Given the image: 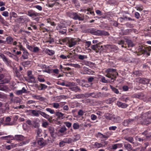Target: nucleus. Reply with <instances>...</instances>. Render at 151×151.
<instances>
[{
	"mask_svg": "<svg viewBox=\"0 0 151 151\" xmlns=\"http://www.w3.org/2000/svg\"><path fill=\"white\" fill-rule=\"evenodd\" d=\"M10 45H15L17 44V42L16 41H13V39L12 37H10Z\"/></svg>",
	"mask_w": 151,
	"mask_h": 151,
	"instance_id": "52",
	"label": "nucleus"
},
{
	"mask_svg": "<svg viewBox=\"0 0 151 151\" xmlns=\"http://www.w3.org/2000/svg\"><path fill=\"white\" fill-rule=\"evenodd\" d=\"M110 119L115 122H119L121 121L120 117L118 116L113 115L110 117Z\"/></svg>",
	"mask_w": 151,
	"mask_h": 151,
	"instance_id": "8",
	"label": "nucleus"
},
{
	"mask_svg": "<svg viewBox=\"0 0 151 151\" xmlns=\"http://www.w3.org/2000/svg\"><path fill=\"white\" fill-rule=\"evenodd\" d=\"M28 15L30 17H34L39 16V14L35 11H29L28 12Z\"/></svg>",
	"mask_w": 151,
	"mask_h": 151,
	"instance_id": "17",
	"label": "nucleus"
},
{
	"mask_svg": "<svg viewBox=\"0 0 151 151\" xmlns=\"http://www.w3.org/2000/svg\"><path fill=\"white\" fill-rule=\"evenodd\" d=\"M55 114L59 118H61V119H63L65 118V117H64L63 116L65 114L58 111L56 112Z\"/></svg>",
	"mask_w": 151,
	"mask_h": 151,
	"instance_id": "23",
	"label": "nucleus"
},
{
	"mask_svg": "<svg viewBox=\"0 0 151 151\" xmlns=\"http://www.w3.org/2000/svg\"><path fill=\"white\" fill-rule=\"evenodd\" d=\"M68 43L69 47H72L76 44L77 41L75 39L69 38L68 40Z\"/></svg>",
	"mask_w": 151,
	"mask_h": 151,
	"instance_id": "6",
	"label": "nucleus"
},
{
	"mask_svg": "<svg viewBox=\"0 0 151 151\" xmlns=\"http://www.w3.org/2000/svg\"><path fill=\"white\" fill-rule=\"evenodd\" d=\"M2 15L5 17L9 16V13L7 11H4L2 12Z\"/></svg>",
	"mask_w": 151,
	"mask_h": 151,
	"instance_id": "59",
	"label": "nucleus"
},
{
	"mask_svg": "<svg viewBox=\"0 0 151 151\" xmlns=\"http://www.w3.org/2000/svg\"><path fill=\"white\" fill-rule=\"evenodd\" d=\"M117 148H119L122 147L123 146V144L122 143H117L116 144Z\"/></svg>",
	"mask_w": 151,
	"mask_h": 151,
	"instance_id": "61",
	"label": "nucleus"
},
{
	"mask_svg": "<svg viewBox=\"0 0 151 151\" xmlns=\"http://www.w3.org/2000/svg\"><path fill=\"white\" fill-rule=\"evenodd\" d=\"M38 66L42 69H46L47 68L46 66L44 64L40 65H38Z\"/></svg>",
	"mask_w": 151,
	"mask_h": 151,
	"instance_id": "63",
	"label": "nucleus"
},
{
	"mask_svg": "<svg viewBox=\"0 0 151 151\" xmlns=\"http://www.w3.org/2000/svg\"><path fill=\"white\" fill-rule=\"evenodd\" d=\"M110 88L112 89V91L115 93L116 94H118L119 93V91L118 90L115 88V87H113L112 86L110 85Z\"/></svg>",
	"mask_w": 151,
	"mask_h": 151,
	"instance_id": "40",
	"label": "nucleus"
},
{
	"mask_svg": "<svg viewBox=\"0 0 151 151\" xmlns=\"http://www.w3.org/2000/svg\"><path fill=\"white\" fill-rule=\"evenodd\" d=\"M124 147L128 151H134L135 150L133 149L132 145L129 143L125 144H124Z\"/></svg>",
	"mask_w": 151,
	"mask_h": 151,
	"instance_id": "11",
	"label": "nucleus"
},
{
	"mask_svg": "<svg viewBox=\"0 0 151 151\" xmlns=\"http://www.w3.org/2000/svg\"><path fill=\"white\" fill-rule=\"evenodd\" d=\"M86 95H87V96L88 97H91L93 98H97L99 97V93H97L93 92L86 94Z\"/></svg>",
	"mask_w": 151,
	"mask_h": 151,
	"instance_id": "13",
	"label": "nucleus"
},
{
	"mask_svg": "<svg viewBox=\"0 0 151 151\" xmlns=\"http://www.w3.org/2000/svg\"><path fill=\"white\" fill-rule=\"evenodd\" d=\"M134 121L133 119H127L125 120L123 122V125L125 126H128V125L130 124L131 123H132L133 121Z\"/></svg>",
	"mask_w": 151,
	"mask_h": 151,
	"instance_id": "19",
	"label": "nucleus"
},
{
	"mask_svg": "<svg viewBox=\"0 0 151 151\" xmlns=\"http://www.w3.org/2000/svg\"><path fill=\"white\" fill-rule=\"evenodd\" d=\"M32 96L33 98L37 100H38L41 101H43L45 99L44 97L40 95L32 94Z\"/></svg>",
	"mask_w": 151,
	"mask_h": 151,
	"instance_id": "10",
	"label": "nucleus"
},
{
	"mask_svg": "<svg viewBox=\"0 0 151 151\" xmlns=\"http://www.w3.org/2000/svg\"><path fill=\"white\" fill-rule=\"evenodd\" d=\"M29 142L28 141H23L22 142H21L19 144H18L14 145L13 143H10V148L11 147H17L18 146H23L24 145L26 144L27 143H28Z\"/></svg>",
	"mask_w": 151,
	"mask_h": 151,
	"instance_id": "9",
	"label": "nucleus"
},
{
	"mask_svg": "<svg viewBox=\"0 0 151 151\" xmlns=\"http://www.w3.org/2000/svg\"><path fill=\"white\" fill-rule=\"evenodd\" d=\"M31 113L34 116L38 117L39 116L40 110H30Z\"/></svg>",
	"mask_w": 151,
	"mask_h": 151,
	"instance_id": "21",
	"label": "nucleus"
},
{
	"mask_svg": "<svg viewBox=\"0 0 151 151\" xmlns=\"http://www.w3.org/2000/svg\"><path fill=\"white\" fill-rule=\"evenodd\" d=\"M64 124L68 128H70L72 125L71 123L69 122H64Z\"/></svg>",
	"mask_w": 151,
	"mask_h": 151,
	"instance_id": "53",
	"label": "nucleus"
},
{
	"mask_svg": "<svg viewBox=\"0 0 151 151\" xmlns=\"http://www.w3.org/2000/svg\"><path fill=\"white\" fill-rule=\"evenodd\" d=\"M46 110L48 112H49L51 114H54L55 113V111L53 109H52L51 108H47L46 109Z\"/></svg>",
	"mask_w": 151,
	"mask_h": 151,
	"instance_id": "47",
	"label": "nucleus"
},
{
	"mask_svg": "<svg viewBox=\"0 0 151 151\" xmlns=\"http://www.w3.org/2000/svg\"><path fill=\"white\" fill-rule=\"evenodd\" d=\"M80 138V136L79 134H76L74 136L73 140V142H74L78 140Z\"/></svg>",
	"mask_w": 151,
	"mask_h": 151,
	"instance_id": "45",
	"label": "nucleus"
},
{
	"mask_svg": "<svg viewBox=\"0 0 151 151\" xmlns=\"http://www.w3.org/2000/svg\"><path fill=\"white\" fill-rule=\"evenodd\" d=\"M48 124V123L46 121L43 122L42 123V126L43 127L46 128L47 127Z\"/></svg>",
	"mask_w": 151,
	"mask_h": 151,
	"instance_id": "55",
	"label": "nucleus"
},
{
	"mask_svg": "<svg viewBox=\"0 0 151 151\" xmlns=\"http://www.w3.org/2000/svg\"><path fill=\"white\" fill-rule=\"evenodd\" d=\"M29 53L27 52V50H25L23 51L22 57L24 59H26L28 58Z\"/></svg>",
	"mask_w": 151,
	"mask_h": 151,
	"instance_id": "26",
	"label": "nucleus"
},
{
	"mask_svg": "<svg viewBox=\"0 0 151 151\" xmlns=\"http://www.w3.org/2000/svg\"><path fill=\"white\" fill-rule=\"evenodd\" d=\"M98 45L97 44L92 45L91 48L93 50H95L98 48Z\"/></svg>",
	"mask_w": 151,
	"mask_h": 151,
	"instance_id": "58",
	"label": "nucleus"
},
{
	"mask_svg": "<svg viewBox=\"0 0 151 151\" xmlns=\"http://www.w3.org/2000/svg\"><path fill=\"white\" fill-rule=\"evenodd\" d=\"M78 114L79 115L82 116L84 114V112L82 110H80L78 112Z\"/></svg>",
	"mask_w": 151,
	"mask_h": 151,
	"instance_id": "60",
	"label": "nucleus"
},
{
	"mask_svg": "<svg viewBox=\"0 0 151 151\" xmlns=\"http://www.w3.org/2000/svg\"><path fill=\"white\" fill-rule=\"evenodd\" d=\"M46 52L50 55H52L55 53V52L53 50L49 49H47Z\"/></svg>",
	"mask_w": 151,
	"mask_h": 151,
	"instance_id": "46",
	"label": "nucleus"
},
{
	"mask_svg": "<svg viewBox=\"0 0 151 151\" xmlns=\"http://www.w3.org/2000/svg\"><path fill=\"white\" fill-rule=\"evenodd\" d=\"M47 87V86L43 84H41L40 86L38 87V89L39 90H42L46 89Z\"/></svg>",
	"mask_w": 151,
	"mask_h": 151,
	"instance_id": "35",
	"label": "nucleus"
},
{
	"mask_svg": "<svg viewBox=\"0 0 151 151\" xmlns=\"http://www.w3.org/2000/svg\"><path fill=\"white\" fill-rule=\"evenodd\" d=\"M51 105L54 108L58 109L59 108L60 104L58 103H53Z\"/></svg>",
	"mask_w": 151,
	"mask_h": 151,
	"instance_id": "38",
	"label": "nucleus"
},
{
	"mask_svg": "<svg viewBox=\"0 0 151 151\" xmlns=\"http://www.w3.org/2000/svg\"><path fill=\"white\" fill-rule=\"evenodd\" d=\"M91 118L92 120L94 121L97 119V117L96 115L94 114H92L91 115Z\"/></svg>",
	"mask_w": 151,
	"mask_h": 151,
	"instance_id": "54",
	"label": "nucleus"
},
{
	"mask_svg": "<svg viewBox=\"0 0 151 151\" xmlns=\"http://www.w3.org/2000/svg\"><path fill=\"white\" fill-rule=\"evenodd\" d=\"M69 89L71 88H72L74 86H76V84L74 82H69Z\"/></svg>",
	"mask_w": 151,
	"mask_h": 151,
	"instance_id": "56",
	"label": "nucleus"
},
{
	"mask_svg": "<svg viewBox=\"0 0 151 151\" xmlns=\"http://www.w3.org/2000/svg\"><path fill=\"white\" fill-rule=\"evenodd\" d=\"M124 139L131 143H133L134 141L133 138L132 137H125Z\"/></svg>",
	"mask_w": 151,
	"mask_h": 151,
	"instance_id": "31",
	"label": "nucleus"
},
{
	"mask_svg": "<svg viewBox=\"0 0 151 151\" xmlns=\"http://www.w3.org/2000/svg\"><path fill=\"white\" fill-rule=\"evenodd\" d=\"M149 80L145 78H140L139 79V82L143 84H147L149 83Z\"/></svg>",
	"mask_w": 151,
	"mask_h": 151,
	"instance_id": "14",
	"label": "nucleus"
},
{
	"mask_svg": "<svg viewBox=\"0 0 151 151\" xmlns=\"http://www.w3.org/2000/svg\"><path fill=\"white\" fill-rule=\"evenodd\" d=\"M0 56L2 58L3 61L5 62L6 64L8 65L9 64V62L7 58L4 55L1 53H0Z\"/></svg>",
	"mask_w": 151,
	"mask_h": 151,
	"instance_id": "20",
	"label": "nucleus"
},
{
	"mask_svg": "<svg viewBox=\"0 0 151 151\" xmlns=\"http://www.w3.org/2000/svg\"><path fill=\"white\" fill-rule=\"evenodd\" d=\"M89 31L92 34L97 36H106L109 35V33L103 30H98L94 28L90 29Z\"/></svg>",
	"mask_w": 151,
	"mask_h": 151,
	"instance_id": "2",
	"label": "nucleus"
},
{
	"mask_svg": "<svg viewBox=\"0 0 151 151\" xmlns=\"http://www.w3.org/2000/svg\"><path fill=\"white\" fill-rule=\"evenodd\" d=\"M87 56L85 55H78V58L79 59L81 60H83L84 59L87 58Z\"/></svg>",
	"mask_w": 151,
	"mask_h": 151,
	"instance_id": "48",
	"label": "nucleus"
},
{
	"mask_svg": "<svg viewBox=\"0 0 151 151\" xmlns=\"http://www.w3.org/2000/svg\"><path fill=\"white\" fill-rule=\"evenodd\" d=\"M67 128L65 127H62L59 129V132L61 133H64L67 130Z\"/></svg>",
	"mask_w": 151,
	"mask_h": 151,
	"instance_id": "43",
	"label": "nucleus"
},
{
	"mask_svg": "<svg viewBox=\"0 0 151 151\" xmlns=\"http://www.w3.org/2000/svg\"><path fill=\"white\" fill-rule=\"evenodd\" d=\"M144 53L146 54L147 56L150 55V53L148 52V51H151V47H150L145 50L143 49Z\"/></svg>",
	"mask_w": 151,
	"mask_h": 151,
	"instance_id": "34",
	"label": "nucleus"
},
{
	"mask_svg": "<svg viewBox=\"0 0 151 151\" xmlns=\"http://www.w3.org/2000/svg\"><path fill=\"white\" fill-rule=\"evenodd\" d=\"M0 90L1 91H5L8 88L6 86L5 84V83H8L7 81H6V80L5 81L4 80H3L0 81Z\"/></svg>",
	"mask_w": 151,
	"mask_h": 151,
	"instance_id": "5",
	"label": "nucleus"
},
{
	"mask_svg": "<svg viewBox=\"0 0 151 151\" xmlns=\"http://www.w3.org/2000/svg\"><path fill=\"white\" fill-rule=\"evenodd\" d=\"M28 81L29 82L35 83L36 82V80H35V78L34 76L32 75L28 77Z\"/></svg>",
	"mask_w": 151,
	"mask_h": 151,
	"instance_id": "15",
	"label": "nucleus"
},
{
	"mask_svg": "<svg viewBox=\"0 0 151 151\" xmlns=\"http://www.w3.org/2000/svg\"><path fill=\"white\" fill-rule=\"evenodd\" d=\"M37 143L40 146H44L45 145L44 140L42 138H40L38 140Z\"/></svg>",
	"mask_w": 151,
	"mask_h": 151,
	"instance_id": "27",
	"label": "nucleus"
},
{
	"mask_svg": "<svg viewBox=\"0 0 151 151\" xmlns=\"http://www.w3.org/2000/svg\"><path fill=\"white\" fill-rule=\"evenodd\" d=\"M35 132L37 133V136L36 137L37 138L42 136L41 133L42 132V130L41 129L38 128L36 129Z\"/></svg>",
	"mask_w": 151,
	"mask_h": 151,
	"instance_id": "29",
	"label": "nucleus"
},
{
	"mask_svg": "<svg viewBox=\"0 0 151 151\" xmlns=\"http://www.w3.org/2000/svg\"><path fill=\"white\" fill-rule=\"evenodd\" d=\"M105 72L106 73V76L111 78V82H114L115 79L116 78V76L118 75V73L116 72V70L115 69H108L105 70Z\"/></svg>",
	"mask_w": 151,
	"mask_h": 151,
	"instance_id": "1",
	"label": "nucleus"
},
{
	"mask_svg": "<svg viewBox=\"0 0 151 151\" xmlns=\"http://www.w3.org/2000/svg\"><path fill=\"white\" fill-rule=\"evenodd\" d=\"M39 114L43 116L45 118L48 120L50 119V116L45 113L40 111Z\"/></svg>",
	"mask_w": 151,
	"mask_h": 151,
	"instance_id": "22",
	"label": "nucleus"
},
{
	"mask_svg": "<svg viewBox=\"0 0 151 151\" xmlns=\"http://www.w3.org/2000/svg\"><path fill=\"white\" fill-rule=\"evenodd\" d=\"M127 43L129 47H133L134 46V44L133 43L132 41L130 40H127Z\"/></svg>",
	"mask_w": 151,
	"mask_h": 151,
	"instance_id": "37",
	"label": "nucleus"
},
{
	"mask_svg": "<svg viewBox=\"0 0 151 151\" xmlns=\"http://www.w3.org/2000/svg\"><path fill=\"white\" fill-rule=\"evenodd\" d=\"M70 14H71L70 17L75 20H83V19L79 16L76 13L71 12Z\"/></svg>",
	"mask_w": 151,
	"mask_h": 151,
	"instance_id": "7",
	"label": "nucleus"
},
{
	"mask_svg": "<svg viewBox=\"0 0 151 151\" xmlns=\"http://www.w3.org/2000/svg\"><path fill=\"white\" fill-rule=\"evenodd\" d=\"M40 50L39 48L37 47H32L31 51L35 53L38 52Z\"/></svg>",
	"mask_w": 151,
	"mask_h": 151,
	"instance_id": "33",
	"label": "nucleus"
},
{
	"mask_svg": "<svg viewBox=\"0 0 151 151\" xmlns=\"http://www.w3.org/2000/svg\"><path fill=\"white\" fill-rule=\"evenodd\" d=\"M26 91V90L24 87H23L22 90L17 91H16V94L17 95H20L22 94L23 93H25Z\"/></svg>",
	"mask_w": 151,
	"mask_h": 151,
	"instance_id": "28",
	"label": "nucleus"
},
{
	"mask_svg": "<svg viewBox=\"0 0 151 151\" xmlns=\"http://www.w3.org/2000/svg\"><path fill=\"white\" fill-rule=\"evenodd\" d=\"M73 127L74 129H77L79 128L80 126L77 123H75L73 124Z\"/></svg>",
	"mask_w": 151,
	"mask_h": 151,
	"instance_id": "44",
	"label": "nucleus"
},
{
	"mask_svg": "<svg viewBox=\"0 0 151 151\" xmlns=\"http://www.w3.org/2000/svg\"><path fill=\"white\" fill-rule=\"evenodd\" d=\"M145 96V95L142 93H139L136 95V97L139 99H143V97Z\"/></svg>",
	"mask_w": 151,
	"mask_h": 151,
	"instance_id": "39",
	"label": "nucleus"
},
{
	"mask_svg": "<svg viewBox=\"0 0 151 151\" xmlns=\"http://www.w3.org/2000/svg\"><path fill=\"white\" fill-rule=\"evenodd\" d=\"M117 104L119 107L122 108H125L128 106V105L119 101L117 102Z\"/></svg>",
	"mask_w": 151,
	"mask_h": 151,
	"instance_id": "16",
	"label": "nucleus"
},
{
	"mask_svg": "<svg viewBox=\"0 0 151 151\" xmlns=\"http://www.w3.org/2000/svg\"><path fill=\"white\" fill-rule=\"evenodd\" d=\"M117 128V127L115 126H111L109 127V129L110 130H116V129Z\"/></svg>",
	"mask_w": 151,
	"mask_h": 151,
	"instance_id": "62",
	"label": "nucleus"
},
{
	"mask_svg": "<svg viewBox=\"0 0 151 151\" xmlns=\"http://www.w3.org/2000/svg\"><path fill=\"white\" fill-rule=\"evenodd\" d=\"M1 138L2 139L4 140H8V141L7 142L8 143H9V135L5 136H3L1 137Z\"/></svg>",
	"mask_w": 151,
	"mask_h": 151,
	"instance_id": "50",
	"label": "nucleus"
},
{
	"mask_svg": "<svg viewBox=\"0 0 151 151\" xmlns=\"http://www.w3.org/2000/svg\"><path fill=\"white\" fill-rule=\"evenodd\" d=\"M0 120V124H3L4 126L9 125V116L1 118Z\"/></svg>",
	"mask_w": 151,
	"mask_h": 151,
	"instance_id": "3",
	"label": "nucleus"
},
{
	"mask_svg": "<svg viewBox=\"0 0 151 151\" xmlns=\"http://www.w3.org/2000/svg\"><path fill=\"white\" fill-rule=\"evenodd\" d=\"M35 7L40 11L42 10V7L40 6L36 5L35 6Z\"/></svg>",
	"mask_w": 151,
	"mask_h": 151,
	"instance_id": "57",
	"label": "nucleus"
},
{
	"mask_svg": "<svg viewBox=\"0 0 151 151\" xmlns=\"http://www.w3.org/2000/svg\"><path fill=\"white\" fill-rule=\"evenodd\" d=\"M76 95V97L77 99H80L83 98L85 96L83 94H78Z\"/></svg>",
	"mask_w": 151,
	"mask_h": 151,
	"instance_id": "49",
	"label": "nucleus"
},
{
	"mask_svg": "<svg viewBox=\"0 0 151 151\" xmlns=\"http://www.w3.org/2000/svg\"><path fill=\"white\" fill-rule=\"evenodd\" d=\"M13 139L18 141H22L24 139V137L21 135H17L15 136L14 137L10 135V140H12Z\"/></svg>",
	"mask_w": 151,
	"mask_h": 151,
	"instance_id": "4",
	"label": "nucleus"
},
{
	"mask_svg": "<svg viewBox=\"0 0 151 151\" xmlns=\"http://www.w3.org/2000/svg\"><path fill=\"white\" fill-rule=\"evenodd\" d=\"M110 47L112 50L114 52H116L118 49V47L114 45L110 46Z\"/></svg>",
	"mask_w": 151,
	"mask_h": 151,
	"instance_id": "36",
	"label": "nucleus"
},
{
	"mask_svg": "<svg viewBox=\"0 0 151 151\" xmlns=\"http://www.w3.org/2000/svg\"><path fill=\"white\" fill-rule=\"evenodd\" d=\"M97 136L100 138L105 139H107L109 137V136L106 133L105 135H104L100 132L98 133Z\"/></svg>",
	"mask_w": 151,
	"mask_h": 151,
	"instance_id": "12",
	"label": "nucleus"
},
{
	"mask_svg": "<svg viewBox=\"0 0 151 151\" xmlns=\"http://www.w3.org/2000/svg\"><path fill=\"white\" fill-rule=\"evenodd\" d=\"M81 65L78 64H71L70 65L75 68H81L83 64H81Z\"/></svg>",
	"mask_w": 151,
	"mask_h": 151,
	"instance_id": "41",
	"label": "nucleus"
},
{
	"mask_svg": "<svg viewBox=\"0 0 151 151\" xmlns=\"http://www.w3.org/2000/svg\"><path fill=\"white\" fill-rule=\"evenodd\" d=\"M94 146L96 148L104 147V146L102 144L99 143L98 142H96L94 144Z\"/></svg>",
	"mask_w": 151,
	"mask_h": 151,
	"instance_id": "30",
	"label": "nucleus"
},
{
	"mask_svg": "<svg viewBox=\"0 0 151 151\" xmlns=\"http://www.w3.org/2000/svg\"><path fill=\"white\" fill-rule=\"evenodd\" d=\"M63 140L65 143L69 144L73 142V139L70 138H65Z\"/></svg>",
	"mask_w": 151,
	"mask_h": 151,
	"instance_id": "42",
	"label": "nucleus"
},
{
	"mask_svg": "<svg viewBox=\"0 0 151 151\" xmlns=\"http://www.w3.org/2000/svg\"><path fill=\"white\" fill-rule=\"evenodd\" d=\"M101 82L103 83H107L109 82H110V81H108L107 80H106V79L104 77H102L101 78Z\"/></svg>",
	"mask_w": 151,
	"mask_h": 151,
	"instance_id": "51",
	"label": "nucleus"
},
{
	"mask_svg": "<svg viewBox=\"0 0 151 151\" xmlns=\"http://www.w3.org/2000/svg\"><path fill=\"white\" fill-rule=\"evenodd\" d=\"M60 32L62 34H64L66 33V30L65 29H64L63 30L62 29H61L60 30Z\"/></svg>",
	"mask_w": 151,
	"mask_h": 151,
	"instance_id": "64",
	"label": "nucleus"
},
{
	"mask_svg": "<svg viewBox=\"0 0 151 151\" xmlns=\"http://www.w3.org/2000/svg\"><path fill=\"white\" fill-rule=\"evenodd\" d=\"M99 97H106L109 96L110 95V93L106 92H104L102 93L99 92Z\"/></svg>",
	"mask_w": 151,
	"mask_h": 151,
	"instance_id": "24",
	"label": "nucleus"
},
{
	"mask_svg": "<svg viewBox=\"0 0 151 151\" xmlns=\"http://www.w3.org/2000/svg\"><path fill=\"white\" fill-rule=\"evenodd\" d=\"M18 21L21 23H23L28 21V19L24 16H22L19 18Z\"/></svg>",
	"mask_w": 151,
	"mask_h": 151,
	"instance_id": "25",
	"label": "nucleus"
},
{
	"mask_svg": "<svg viewBox=\"0 0 151 151\" xmlns=\"http://www.w3.org/2000/svg\"><path fill=\"white\" fill-rule=\"evenodd\" d=\"M70 91H73L76 93L80 92L81 91V89L78 86H74L72 88H70Z\"/></svg>",
	"mask_w": 151,
	"mask_h": 151,
	"instance_id": "18",
	"label": "nucleus"
},
{
	"mask_svg": "<svg viewBox=\"0 0 151 151\" xmlns=\"http://www.w3.org/2000/svg\"><path fill=\"white\" fill-rule=\"evenodd\" d=\"M37 79L40 82H43L45 81V80L42 75H39L37 76Z\"/></svg>",
	"mask_w": 151,
	"mask_h": 151,
	"instance_id": "32",
	"label": "nucleus"
}]
</instances>
